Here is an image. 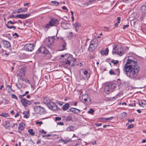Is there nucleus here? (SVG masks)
<instances>
[{
	"label": "nucleus",
	"instance_id": "nucleus-1",
	"mask_svg": "<svg viewBox=\"0 0 146 146\" xmlns=\"http://www.w3.org/2000/svg\"><path fill=\"white\" fill-rule=\"evenodd\" d=\"M140 69L136 62L128 59L123 68L124 73L128 77L135 79Z\"/></svg>",
	"mask_w": 146,
	"mask_h": 146
},
{
	"label": "nucleus",
	"instance_id": "nucleus-2",
	"mask_svg": "<svg viewBox=\"0 0 146 146\" xmlns=\"http://www.w3.org/2000/svg\"><path fill=\"white\" fill-rule=\"evenodd\" d=\"M79 72L80 80H88L90 76V73L85 69H82Z\"/></svg>",
	"mask_w": 146,
	"mask_h": 146
},
{
	"label": "nucleus",
	"instance_id": "nucleus-3",
	"mask_svg": "<svg viewBox=\"0 0 146 146\" xmlns=\"http://www.w3.org/2000/svg\"><path fill=\"white\" fill-rule=\"evenodd\" d=\"M123 50L122 48L120 45L114 44V47L113 48L112 52L113 54H118L120 56L123 54Z\"/></svg>",
	"mask_w": 146,
	"mask_h": 146
},
{
	"label": "nucleus",
	"instance_id": "nucleus-4",
	"mask_svg": "<svg viewBox=\"0 0 146 146\" xmlns=\"http://www.w3.org/2000/svg\"><path fill=\"white\" fill-rule=\"evenodd\" d=\"M116 84L113 83H111L106 84L104 88L105 91L107 94L112 92L115 88Z\"/></svg>",
	"mask_w": 146,
	"mask_h": 146
},
{
	"label": "nucleus",
	"instance_id": "nucleus-5",
	"mask_svg": "<svg viewBox=\"0 0 146 146\" xmlns=\"http://www.w3.org/2000/svg\"><path fill=\"white\" fill-rule=\"evenodd\" d=\"M98 45V41L96 39L92 40L90 42L88 50L90 52H93L96 49Z\"/></svg>",
	"mask_w": 146,
	"mask_h": 146
},
{
	"label": "nucleus",
	"instance_id": "nucleus-6",
	"mask_svg": "<svg viewBox=\"0 0 146 146\" xmlns=\"http://www.w3.org/2000/svg\"><path fill=\"white\" fill-rule=\"evenodd\" d=\"M75 61V59L71 56L68 57L67 59H63L62 64L64 65H67V66H69L71 64L72 65Z\"/></svg>",
	"mask_w": 146,
	"mask_h": 146
},
{
	"label": "nucleus",
	"instance_id": "nucleus-7",
	"mask_svg": "<svg viewBox=\"0 0 146 146\" xmlns=\"http://www.w3.org/2000/svg\"><path fill=\"white\" fill-rule=\"evenodd\" d=\"M58 23V21L57 19L53 18H52L49 22L46 25L45 28L48 30L50 27L56 25Z\"/></svg>",
	"mask_w": 146,
	"mask_h": 146
},
{
	"label": "nucleus",
	"instance_id": "nucleus-8",
	"mask_svg": "<svg viewBox=\"0 0 146 146\" xmlns=\"http://www.w3.org/2000/svg\"><path fill=\"white\" fill-rule=\"evenodd\" d=\"M34 110L35 113L43 114L45 113V110L44 108L38 106L35 107L34 108Z\"/></svg>",
	"mask_w": 146,
	"mask_h": 146
},
{
	"label": "nucleus",
	"instance_id": "nucleus-9",
	"mask_svg": "<svg viewBox=\"0 0 146 146\" xmlns=\"http://www.w3.org/2000/svg\"><path fill=\"white\" fill-rule=\"evenodd\" d=\"M53 42V40L52 38H47L45 39V45L48 49H51V46Z\"/></svg>",
	"mask_w": 146,
	"mask_h": 146
},
{
	"label": "nucleus",
	"instance_id": "nucleus-10",
	"mask_svg": "<svg viewBox=\"0 0 146 146\" xmlns=\"http://www.w3.org/2000/svg\"><path fill=\"white\" fill-rule=\"evenodd\" d=\"M35 47L34 45L31 44H26L24 47L25 50L27 51H31L33 50Z\"/></svg>",
	"mask_w": 146,
	"mask_h": 146
},
{
	"label": "nucleus",
	"instance_id": "nucleus-11",
	"mask_svg": "<svg viewBox=\"0 0 146 146\" xmlns=\"http://www.w3.org/2000/svg\"><path fill=\"white\" fill-rule=\"evenodd\" d=\"M21 102L25 107H27L28 105H31L32 104L31 102L25 98L21 99Z\"/></svg>",
	"mask_w": 146,
	"mask_h": 146
},
{
	"label": "nucleus",
	"instance_id": "nucleus-12",
	"mask_svg": "<svg viewBox=\"0 0 146 146\" xmlns=\"http://www.w3.org/2000/svg\"><path fill=\"white\" fill-rule=\"evenodd\" d=\"M48 106L49 108L53 110H56L57 109V106L54 103L52 102H50Z\"/></svg>",
	"mask_w": 146,
	"mask_h": 146
},
{
	"label": "nucleus",
	"instance_id": "nucleus-13",
	"mask_svg": "<svg viewBox=\"0 0 146 146\" xmlns=\"http://www.w3.org/2000/svg\"><path fill=\"white\" fill-rule=\"evenodd\" d=\"M3 125L5 127V129H8L13 127L12 125L8 121H5L3 123Z\"/></svg>",
	"mask_w": 146,
	"mask_h": 146
},
{
	"label": "nucleus",
	"instance_id": "nucleus-14",
	"mask_svg": "<svg viewBox=\"0 0 146 146\" xmlns=\"http://www.w3.org/2000/svg\"><path fill=\"white\" fill-rule=\"evenodd\" d=\"M25 68H22L20 70L19 73L17 75L18 77L24 76L25 74Z\"/></svg>",
	"mask_w": 146,
	"mask_h": 146
},
{
	"label": "nucleus",
	"instance_id": "nucleus-15",
	"mask_svg": "<svg viewBox=\"0 0 146 146\" xmlns=\"http://www.w3.org/2000/svg\"><path fill=\"white\" fill-rule=\"evenodd\" d=\"M31 15L30 14L27 13L23 14H19L16 16L15 18H18L22 19H25Z\"/></svg>",
	"mask_w": 146,
	"mask_h": 146
},
{
	"label": "nucleus",
	"instance_id": "nucleus-16",
	"mask_svg": "<svg viewBox=\"0 0 146 146\" xmlns=\"http://www.w3.org/2000/svg\"><path fill=\"white\" fill-rule=\"evenodd\" d=\"M139 105L143 108L142 110L146 108V100H142L139 102Z\"/></svg>",
	"mask_w": 146,
	"mask_h": 146
},
{
	"label": "nucleus",
	"instance_id": "nucleus-17",
	"mask_svg": "<svg viewBox=\"0 0 146 146\" xmlns=\"http://www.w3.org/2000/svg\"><path fill=\"white\" fill-rule=\"evenodd\" d=\"M4 47L7 48L11 46V44L7 40H4L2 41Z\"/></svg>",
	"mask_w": 146,
	"mask_h": 146
},
{
	"label": "nucleus",
	"instance_id": "nucleus-18",
	"mask_svg": "<svg viewBox=\"0 0 146 146\" xmlns=\"http://www.w3.org/2000/svg\"><path fill=\"white\" fill-rule=\"evenodd\" d=\"M69 110L70 111L75 113H78L80 111V110H79L73 108H70L69 109Z\"/></svg>",
	"mask_w": 146,
	"mask_h": 146
},
{
	"label": "nucleus",
	"instance_id": "nucleus-19",
	"mask_svg": "<svg viewBox=\"0 0 146 146\" xmlns=\"http://www.w3.org/2000/svg\"><path fill=\"white\" fill-rule=\"evenodd\" d=\"M27 11L28 9L27 8H25L24 9H23V8H21L18 9L17 13H19L20 12L24 13L25 12H27Z\"/></svg>",
	"mask_w": 146,
	"mask_h": 146
},
{
	"label": "nucleus",
	"instance_id": "nucleus-20",
	"mask_svg": "<svg viewBox=\"0 0 146 146\" xmlns=\"http://www.w3.org/2000/svg\"><path fill=\"white\" fill-rule=\"evenodd\" d=\"M109 50L108 48H106L105 50H102L100 51L101 54L104 55H107L108 53Z\"/></svg>",
	"mask_w": 146,
	"mask_h": 146
},
{
	"label": "nucleus",
	"instance_id": "nucleus-21",
	"mask_svg": "<svg viewBox=\"0 0 146 146\" xmlns=\"http://www.w3.org/2000/svg\"><path fill=\"white\" fill-rule=\"evenodd\" d=\"M62 25L65 29H68L69 28L70 25L68 23H64L62 24Z\"/></svg>",
	"mask_w": 146,
	"mask_h": 146
},
{
	"label": "nucleus",
	"instance_id": "nucleus-22",
	"mask_svg": "<svg viewBox=\"0 0 146 146\" xmlns=\"http://www.w3.org/2000/svg\"><path fill=\"white\" fill-rule=\"evenodd\" d=\"M127 116V114L125 112H123L121 113L120 117L121 119H123L126 118Z\"/></svg>",
	"mask_w": 146,
	"mask_h": 146
},
{
	"label": "nucleus",
	"instance_id": "nucleus-23",
	"mask_svg": "<svg viewBox=\"0 0 146 146\" xmlns=\"http://www.w3.org/2000/svg\"><path fill=\"white\" fill-rule=\"evenodd\" d=\"M66 44V42H64L63 44L61 45L60 47V50H63L65 49Z\"/></svg>",
	"mask_w": 146,
	"mask_h": 146
},
{
	"label": "nucleus",
	"instance_id": "nucleus-24",
	"mask_svg": "<svg viewBox=\"0 0 146 146\" xmlns=\"http://www.w3.org/2000/svg\"><path fill=\"white\" fill-rule=\"evenodd\" d=\"M24 115L23 117L25 118H28L29 116V112L27 111H25L23 113Z\"/></svg>",
	"mask_w": 146,
	"mask_h": 146
},
{
	"label": "nucleus",
	"instance_id": "nucleus-25",
	"mask_svg": "<svg viewBox=\"0 0 146 146\" xmlns=\"http://www.w3.org/2000/svg\"><path fill=\"white\" fill-rule=\"evenodd\" d=\"M69 107V105L68 103H66L62 107V109L64 111L67 110Z\"/></svg>",
	"mask_w": 146,
	"mask_h": 146
},
{
	"label": "nucleus",
	"instance_id": "nucleus-26",
	"mask_svg": "<svg viewBox=\"0 0 146 146\" xmlns=\"http://www.w3.org/2000/svg\"><path fill=\"white\" fill-rule=\"evenodd\" d=\"M28 132L29 133V134L32 135H35V132L34 131V130L32 129H30L28 130Z\"/></svg>",
	"mask_w": 146,
	"mask_h": 146
},
{
	"label": "nucleus",
	"instance_id": "nucleus-27",
	"mask_svg": "<svg viewBox=\"0 0 146 146\" xmlns=\"http://www.w3.org/2000/svg\"><path fill=\"white\" fill-rule=\"evenodd\" d=\"M44 103L48 105V104L50 102L48 98H44L43 100Z\"/></svg>",
	"mask_w": 146,
	"mask_h": 146
},
{
	"label": "nucleus",
	"instance_id": "nucleus-28",
	"mask_svg": "<svg viewBox=\"0 0 146 146\" xmlns=\"http://www.w3.org/2000/svg\"><path fill=\"white\" fill-rule=\"evenodd\" d=\"M141 10L142 12H146V7L144 6V5H143L141 7Z\"/></svg>",
	"mask_w": 146,
	"mask_h": 146
},
{
	"label": "nucleus",
	"instance_id": "nucleus-29",
	"mask_svg": "<svg viewBox=\"0 0 146 146\" xmlns=\"http://www.w3.org/2000/svg\"><path fill=\"white\" fill-rule=\"evenodd\" d=\"M25 124L22 123V124H20L19 126V129L21 130H22L24 129V126Z\"/></svg>",
	"mask_w": 146,
	"mask_h": 146
},
{
	"label": "nucleus",
	"instance_id": "nucleus-30",
	"mask_svg": "<svg viewBox=\"0 0 146 146\" xmlns=\"http://www.w3.org/2000/svg\"><path fill=\"white\" fill-rule=\"evenodd\" d=\"M74 127L71 125L68 126L67 128V131H73L74 129Z\"/></svg>",
	"mask_w": 146,
	"mask_h": 146
},
{
	"label": "nucleus",
	"instance_id": "nucleus-31",
	"mask_svg": "<svg viewBox=\"0 0 146 146\" xmlns=\"http://www.w3.org/2000/svg\"><path fill=\"white\" fill-rule=\"evenodd\" d=\"M0 115L5 117H9V115L7 113H3L2 114H0Z\"/></svg>",
	"mask_w": 146,
	"mask_h": 146
},
{
	"label": "nucleus",
	"instance_id": "nucleus-32",
	"mask_svg": "<svg viewBox=\"0 0 146 146\" xmlns=\"http://www.w3.org/2000/svg\"><path fill=\"white\" fill-rule=\"evenodd\" d=\"M51 2L56 6H58L59 5V3L58 2L56 1H52Z\"/></svg>",
	"mask_w": 146,
	"mask_h": 146
},
{
	"label": "nucleus",
	"instance_id": "nucleus-33",
	"mask_svg": "<svg viewBox=\"0 0 146 146\" xmlns=\"http://www.w3.org/2000/svg\"><path fill=\"white\" fill-rule=\"evenodd\" d=\"M6 25L7 27V28L9 29H11L12 28H13L15 29L16 28V27L15 26H10L7 24H6Z\"/></svg>",
	"mask_w": 146,
	"mask_h": 146
},
{
	"label": "nucleus",
	"instance_id": "nucleus-34",
	"mask_svg": "<svg viewBox=\"0 0 146 146\" xmlns=\"http://www.w3.org/2000/svg\"><path fill=\"white\" fill-rule=\"evenodd\" d=\"M72 120V117L70 116H67L66 119V121H70Z\"/></svg>",
	"mask_w": 146,
	"mask_h": 146
},
{
	"label": "nucleus",
	"instance_id": "nucleus-35",
	"mask_svg": "<svg viewBox=\"0 0 146 146\" xmlns=\"http://www.w3.org/2000/svg\"><path fill=\"white\" fill-rule=\"evenodd\" d=\"M74 26L75 27H81V25L80 23L76 22L74 25Z\"/></svg>",
	"mask_w": 146,
	"mask_h": 146
},
{
	"label": "nucleus",
	"instance_id": "nucleus-36",
	"mask_svg": "<svg viewBox=\"0 0 146 146\" xmlns=\"http://www.w3.org/2000/svg\"><path fill=\"white\" fill-rule=\"evenodd\" d=\"M111 62L113 63L114 65H116L119 63V61L118 60H113L111 61Z\"/></svg>",
	"mask_w": 146,
	"mask_h": 146
},
{
	"label": "nucleus",
	"instance_id": "nucleus-37",
	"mask_svg": "<svg viewBox=\"0 0 146 146\" xmlns=\"http://www.w3.org/2000/svg\"><path fill=\"white\" fill-rule=\"evenodd\" d=\"M115 73L116 74H119L120 73V70L119 68L115 69Z\"/></svg>",
	"mask_w": 146,
	"mask_h": 146
},
{
	"label": "nucleus",
	"instance_id": "nucleus-38",
	"mask_svg": "<svg viewBox=\"0 0 146 146\" xmlns=\"http://www.w3.org/2000/svg\"><path fill=\"white\" fill-rule=\"evenodd\" d=\"M11 96L12 98L16 99L17 100H18V99L17 96L14 94H11Z\"/></svg>",
	"mask_w": 146,
	"mask_h": 146
},
{
	"label": "nucleus",
	"instance_id": "nucleus-39",
	"mask_svg": "<svg viewBox=\"0 0 146 146\" xmlns=\"http://www.w3.org/2000/svg\"><path fill=\"white\" fill-rule=\"evenodd\" d=\"M94 112V110L93 109H91L88 111V113L91 114H93Z\"/></svg>",
	"mask_w": 146,
	"mask_h": 146
},
{
	"label": "nucleus",
	"instance_id": "nucleus-40",
	"mask_svg": "<svg viewBox=\"0 0 146 146\" xmlns=\"http://www.w3.org/2000/svg\"><path fill=\"white\" fill-rule=\"evenodd\" d=\"M109 73L110 75H114L116 74L115 73L113 72V71L112 70H110L109 72Z\"/></svg>",
	"mask_w": 146,
	"mask_h": 146
},
{
	"label": "nucleus",
	"instance_id": "nucleus-41",
	"mask_svg": "<svg viewBox=\"0 0 146 146\" xmlns=\"http://www.w3.org/2000/svg\"><path fill=\"white\" fill-rule=\"evenodd\" d=\"M16 86L19 89L22 87V85L21 83H19L16 84Z\"/></svg>",
	"mask_w": 146,
	"mask_h": 146
},
{
	"label": "nucleus",
	"instance_id": "nucleus-42",
	"mask_svg": "<svg viewBox=\"0 0 146 146\" xmlns=\"http://www.w3.org/2000/svg\"><path fill=\"white\" fill-rule=\"evenodd\" d=\"M104 30L105 31H110V29L107 27H104Z\"/></svg>",
	"mask_w": 146,
	"mask_h": 146
},
{
	"label": "nucleus",
	"instance_id": "nucleus-43",
	"mask_svg": "<svg viewBox=\"0 0 146 146\" xmlns=\"http://www.w3.org/2000/svg\"><path fill=\"white\" fill-rule=\"evenodd\" d=\"M55 119L56 121H59L61 120V117H55Z\"/></svg>",
	"mask_w": 146,
	"mask_h": 146
},
{
	"label": "nucleus",
	"instance_id": "nucleus-44",
	"mask_svg": "<svg viewBox=\"0 0 146 146\" xmlns=\"http://www.w3.org/2000/svg\"><path fill=\"white\" fill-rule=\"evenodd\" d=\"M83 97H82V100H83L85 102H86L87 100H89L90 101V99L89 98H85L84 99H83Z\"/></svg>",
	"mask_w": 146,
	"mask_h": 146
},
{
	"label": "nucleus",
	"instance_id": "nucleus-45",
	"mask_svg": "<svg viewBox=\"0 0 146 146\" xmlns=\"http://www.w3.org/2000/svg\"><path fill=\"white\" fill-rule=\"evenodd\" d=\"M43 48L44 49L45 48V47H44V48H43V47H42V48L40 47V48H38V50L37 51V52H38V53H39V52H41V50L42 49H43Z\"/></svg>",
	"mask_w": 146,
	"mask_h": 146
},
{
	"label": "nucleus",
	"instance_id": "nucleus-46",
	"mask_svg": "<svg viewBox=\"0 0 146 146\" xmlns=\"http://www.w3.org/2000/svg\"><path fill=\"white\" fill-rule=\"evenodd\" d=\"M114 117H110L108 118H103V119H105L106 120H111V119L113 118Z\"/></svg>",
	"mask_w": 146,
	"mask_h": 146
},
{
	"label": "nucleus",
	"instance_id": "nucleus-47",
	"mask_svg": "<svg viewBox=\"0 0 146 146\" xmlns=\"http://www.w3.org/2000/svg\"><path fill=\"white\" fill-rule=\"evenodd\" d=\"M56 103L58 104L60 106H61L62 105L63 103V102H60L59 101H57L56 102Z\"/></svg>",
	"mask_w": 146,
	"mask_h": 146
},
{
	"label": "nucleus",
	"instance_id": "nucleus-48",
	"mask_svg": "<svg viewBox=\"0 0 146 146\" xmlns=\"http://www.w3.org/2000/svg\"><path fill=\"white\" fill-rule=\"evenodd\" d=\"M25 82L26 83H28L29 84H31V83H30V81L28 79H25Z\"/></svg>",
	"mask_w": 146,
	"mask_h": 146
},
{
	"label": "nucleus",
	"instance_id": "nucleus-49",
	"mask_svg": "<svg viewBox=\"0 0 146 146\" xmlns=\"http://www.w3.org/2000/svg\"><path fill=\"white\" fill-rule=\"evenodd\" d=\"M57 125H64V123L63 122H58L57 123Z\"/></svg>",
	"mask_w": 146,
	"mask_h": 146
},
{
	"label": "nucleus",
	"instance_id": "nucleus-50",
	"mask_svg": "<svg viewBox=\"0 0 146 146\" xmlns=\"http://www.w3.org/2000/svg\"><path fill=\"white\" fill-rule=\"evenodd\" d=\"M10 23V24H13L15 23V22H12V21H8L7 23L8 25V24Z\"/></svg>",
	"mask_w": 146,
	"mask_h": 146
},
{
	"label": "nucleus",
	"instance_id": "nucleus-51",
	"mask_svg": "<svg viewBox=\"0 0 146 146\" xmlns=\"http://www.w3.org/2000/svg\"><path fill=\"white\" fill-rule=\"evenodd\" d=\"M135 119H128V122H134V121Z\"/></svg>",
	"mask_w": 146,
	"mask_h": 146
},
{
	"label": "nucleus",
	"instance_id": "nucleus-52",
	"mask_svg": "<svg viewBox=\"0 0 146 146\" xmlns=\"http://www.w3.org/2000/svg\"><path fill=\"white\" fill-rule=\"evenodd\" d=\"M13 36H16V37H15V38H16L17 37H19V35L17 34L16 33H15L13 35Z\"/></svg>",
	"mask_w": 146,
	"mask_h": 146
},
{
	"label": "nucleus",
	"instance_id": "nucleus-53",
	"mask_svg": "<svg viewBox=\"0 0 146 146\" xmlns=\"http://www.w3.org/2000/svg\"><path fill=\"white\" fill-rule=\"evenodd\" d=\"M133 127V125L132 124L129 125L128 126V128L131 129Z\"/></svg>",
	"mask_w": 146,
	"mask_h": 146
},
{
	"label": "nucleus",
	"instance_id": "nucleus-54",
	"mask_svg": "<svg viewBox=\"0 0 146 146\" xmlns=\"http://www.w3.org/2000/svg\"><path fill=\"white\" fill-rule=\"evenodd\" d=\"M95 124L98 127L101 126L102 124L101 123H96Z\"/></svg>",
	"mask_w": 146,
	"mask_h": 146
},
{
	"label": "nucleus",
	"instance_id": "nucleus-55",
	"mask_svg": "<svg viewBox=\"0 0 146 146\" xmlns=\"http://www.w3.org/2000/svg\"><path fill=\"white\" fill-rule=\"evenodd\" d=\"M117 22L118 23H120V21L121 18L119 17H118L117 18Z\"/></svg>",
	"mask_w": 146,
	"mask_h": 146
},
{
	"label": "nucleus",
	"instance_id": "nucleus-56",
	"mask_svg": "<svg viewBox=\"0 0 146 146\" xmlns=\"http://www.w3.org/2000/svg\"><path fill=\"white\" fill-rule=\"evenodd\" d=\"M43 123L42 122V121H37L36 122V124H42Z\"/></svg>",
	"mask_w": 146,
	"mask_h": 146
},
{
	"label": "nucleus",
	"instance_id": "nucleus-57",
	"mask_svg": "<svg viewBox=\"0 0 146 146\" xmlns=\"http://www.w3.org/2000/svg\"><path fill=\"white\" fill-rule=\"evenodd\" d=\"M129 25H124L123 27V29L124 30Z\"/></svg>",
	"mask_w": 146,
	"mask_h": 146
},
{
	"label": "nucleus",
	"instance_id": "nucleus-58",
	"mask_svg": "<svg viewBox=\"0 0 146 146\" xmlns=\"http://www.w3.org/2000/svg\"><path fill=\"white\" fill-rule=\"evenodd\" d=\"M43 52L44 53H46V54H48L49 53V52L48 50H45L43 51Z\"/></svg>",
	"mask_w": 146,
	"mask_h": 146
},
{
	"label": "nucleus",
	"instance_id": "nucleus-59",
	"mask_svg": "<svg viewBox=\"0 0 146 146\" xmlns=\"http://www.w3.org/2000/svg\"><path fill=\"white\" fill-rule=\"evenodd\" d=\"M40 132L42 133L46 134L47 133L46 131H44V130H42L41 131H40Z\"/></svg>",
	"mask_w": 146,
	"mask_h": 146
},
{
	"label": "nucleus",
	"instance_id": "nucleus-60",
	"mask_svg": "<svg viewBox=\"0 0 146 146\" xmlns=\"http://www.w3.org/2000/svg\"><path fill=\"white\" fill-rule=\"evenodd\" d=\"M70 36L71 37H73V33L72 32H70Z\"/></svg>",
	"mask_w": 146,
	"mask_h": 146
},
{
	"label": "nucleus",
	"instance_id": "nucleus-61",
	"mask_svg": "<svg viewBox=\"0 0 146 146\" xmlns=\"http://www.w3.org/2000/svg\"><path fill=\"white\" fill-rule=\"evenodd\" d=\"M62 8L63 9L68 10V9H67V8H66V7L65 6H63V7H62Z\"/></svg>",
	"mask_w": 146,
	"mask_h": 146
},
{
	"label": "nucleus",
	"instance_id": "nucleus-62",
	"mask_svg": "<svg viewBox=\"0 0 146 146\" xmlns=\"http://www.w3.org/2000/svg\"><path fill=\"white\" fill-rule=\"evenodd\" d=\"M118 23H118L117 22V23H115V27H117L118 25Z\"/></svg>",
	"mask_w": 146,
	"mask_h": 146
},
{
	"label": "nucleus",
	"instance_id": "nucleus-63",
	"mask_svg": "<svg viewBox=\"0 0 146 146\" xmlns=\"http://www.w3.org/2000/svg\"><path fill=\"white\" fill-rule=\"evenodd\" d=\"M75 27V30L76 32H78L79 31V28L77 27Z\"/></svg>",
	"mask_w": 146,
	"mask_h": 146
},
{
	"label": "nucleus",
	"instance_id": "nucleus-64",
	"mask_svg": "<svg viewBox=\"0 0 146 146\" xmlns=\"http://www.w3.org/2000/svg\"><path fill=\"white\" fill-rule=\"evenodd\" d=\"M146 142V139H144L141 142V143H145Z\"/></svg>",
	"mask_w": 146,
	"mask_h": 146
}]
</instances>
